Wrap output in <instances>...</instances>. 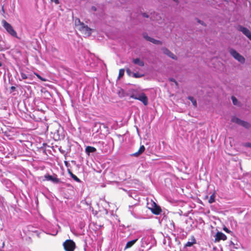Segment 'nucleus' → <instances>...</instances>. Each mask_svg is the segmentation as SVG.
Instances as JSON below:
<instances>
[{
	"label": "nucleus",
	"mask_w": 251,
	"mask_h": 251,
	"mask_svg": "<svg viewBox=\"0 0 251 251\" xmlns=\"http://www.w3.org/2000/svg\"><path fill=\"white\" fill-rule=\"evenodd\" d=\"M130 98L135 100H138L141 102L145 105H147L148 104V99L146 94L144 93L138 94L136 90L131 89L130 90Z\"/></svg>",
	"instance_id": "nucleus-1"
},
{
	"label": "nucleus",
	"mask_w": 251,
	"mask_h": 251,
	"mask_svg": "<svg viewBox=\"0 0 251 251\" xmlns=\"http://www.w3.org/2000/svg\"><path fill=\"white\" fill-rule=\"evenodd\" d=\"M79 24H77L76 20L75 21V25L77 28V29L80 31L82 33L86 36H89L91 34L92 29L89 28L87 25H85L83 23L80 22L79 20H78Z\"/></svg>",
	"instance_id": "nucleus-2"
},
{
	"label": "nucleus",
	"mask_w": 251,
	"mask_h": 251,
	"mask_svg": "<svg viewBox=\"0 0 251 251\" xmlns=\"http://www.w3.org/2000/svg\"><path fill=\"white\" fill-rule=\"evenodd\" d=\"M63 246L65 251H74L76 248L75 243L71 239L66 240L63 243Z\"/></svg>",
	"instance_id": "nucleus-3"
},
{
	"label": "nucleus",
	"mask_w": 251,
	"mask_h": 251,
	"mask_svg": "<svg viewBox=\"0 0 251 251\" xmlns=\"http://www.w3.org/2000/svg\"><path fill=\"white\" fill-rule=\"evenodd\" d=\"M2 24L4 28L6 29L7 32L13 37H17V34L15 30L14 29L12 26L7 22L5 20L2 21Z\"/></svg>",
	"instance_id": "nucleus-4"
},
{
	"label": "nucleus",
	"mask_w": 251,
	"mask_h": 251,
	"mask_svg": "<svg viewBox=\"0 0 251 251\" xmlns=\"http://www.w3.org/2000/svg\"><path fill=\"white\" fill-rule=\"evenodd\" d=\"M229 52L230 54L237 61L241 62V63H244L245 62V58L239 54L236 50L233 49H230L229 50Z\"/></svg>",
	"instance_id": "nucleus-5"
},
{
	"label": "nucleus",
	"mask_w": 251,
	"mask_h": 251,
	"mask_svg": "<svg viewBox=\"0 0 251 251\" xmlns=\"http://www.w3.org/2000/svg\"><path fill=\"white\" fill-rule=\"evenodd\" d=\"M152 204L153 205V207L148 206V208L151 210V212L154 215H159L161 212L162 209L161 207L158 205L155 202H152Z\"/></svg>",
	"instance_id": "nucleus-6"
},
{
	"label": "nucleus",
	"mask_w": 251,
	"mask_h": 251,
	"mask_svg": "<svg viewBox=\"0 0 251 251\" xmlns=\"http://www.w3.org/2000/svg\"><path fill=\"white\" fill-rule=\"evenodd\" d=\"M238 30L242 32L246 36H247L251 41V32L247 28L242 25H239Z\"/></svg>",
	"instance_id": "nucleus-7"
},
{
	"label": "nucleus",
	"mask_w": 251,
	"mask_h": 251,
	"mask_svg": "<svg viewBox=\"0 0 251 251\" xmlns=\"http://www.w3.org/2000/svg\"><path fill=\"white\" fill-rule=\"evenodd\" d=\"M238 30L242 32L246 36H247L251 41V32L247 28L242 25H239Z\"/></svg>",
	"instance_id": "nucleus-8"
},
{
	"label": "nucleus",
	"mask_w": 251,
	"mask_h": 251,
	"mask_svg": "<svg viewBox=\"0 0 251 251\" xmlns=\"http://www.w3.org/2000/svg\"><path fill=\"white\" fill-rule=\"evenodd\" d=\"M227 239L226 236L221 232H217L215 235V242H219L220 240L225 241Z\"/></svg>",
	"instance_id": "nucleus-9"
},
{
	"label": "nucleus",
	"mask_w": 251,
	"mask_h": 251,
	"mask_svg": "<svg viewBox=\"0 0 251 251\" xmlns=\"http://www.w3.org/2000/svg\"><path fill=\"white\" fill-rule=\"evenodd\" d=\"M161 50L165 54L167 55L172 59L177 60V57L167 48L163 47L161 49Z\"/></svg>",
	"instance_id": "nucleus-10"
},
{
	"label": "nucleus",
	"mask_w": 251,
	"mask_h": 251,
	"mask_svg": "<svg viewBox=\"0 0 251 251\" xmlns=\"http://www.w3.org/2000/svg\"><path fill=\"white\" fill-rule=\"evenodd\" d=\"M144 38L148 41H150L155 45H162V43L159 40H156L153 38L149 36L147 34L143 35Z\"/></svg>",
	"instance_id": "nucleus-11"
},
{
	"label": "nucleus",
	"mask_w": 251,
	"mask_h": 251,
	"mask_svg": "<svg viewBox=\"0 0 251 251\" xmlns=\"http://www.w3.org/2000/svg\"><path fill=\"white\" fill-rule=\"evenodd\" d=\"M45 179H43V180H48V181H51L54 183H59L60 180L58 178L56 177H54L53 176H50L49 174H47L44 176Z\"/></svg>",
	"instance_id": "nucleus-12"
},
{
	"label": "nucleus",
	"mask_w": 251,
	"mask_h": 251,
	"mask_svg": "<svg viewBox=\"0 0 251 251\" xmlns=\"http://www.w3.org/2000/svg\"><path fill=\"white\" fill-rule=\"evenodd\" d=\"M118 96L120 98H124L129 96L130 97V90L128 92H126L124 90L121 89L118 93Z\"/></svg>",
	"instance_id": "nucleus-13"
},
{
	"label": "nucleus",
	"mask_w": 251,
	"mask_h": 251,
	"mask_svg": "<svg viewBox=\"0 0 251 251\" xmlns=\"http://www.w3.org/2000/svg\"><path fill=\"white\" fill-rule=\"evenodd\" d=\"M96 151L95 148L91 146H88L85 149V151L88 155H90V153L95 152Z\"/></svg>",
	"instance_id": "nucleus-14"
},
{
	"label": "nucleus",
	"mask_w": 251,
	"mask_h": 251,
	"mask_svg": "<svg viewBox=\"0 0 251 251\" xmlns=\"http://www.w3.org/2000/svg\"><path fill=\"white\" fill-rule=\"evenodd\" d=\"M145 150V148L144 145H142L140 146L138 151L135 153H133L132 155L135 156H139L141 155Z\"/></svg>",
	"instance_id": "nucleus-15"
},
{
	"label": "nucleus",
	"mask_w": 251,
	"mask_h": 251,
	"mask_svg": "<svg viewBox=\"0 0 251 251\" xmlns=\"http://www.w3.org/2000/svg\"><path fill=\"white\" fill-rule=\"evenodd\" d=\"M138 240V239H136L128 242L125 247V249L131 248Z\"/></svg>",
	"instance_id": "nucleus-16"
},
{
	"label": "nucleus",
	"mask_w": 251,
	"mask_h": 251,
	"mask_svg": "<svg viewBox=\"0 0 251 251\" xmlns=\"http://www.w3.org/2000/svg\"><path fill=\"white\" fill-rule=\"evenodd\" d=\"M196 243V240L194 237H192V241L191 242H187L185 245H184V247H191L194 244H195Z\"/></svg>",
	"instance_id": "nucleus-17"
},
{
	"label": "nucleus",
	"mask_w": 251,
	"mask_h": 251,
	"mask_svg": "<svg viewBox=\"0 0 251 251\" xmlns=\"http://www.w3.org/2000/svg\"><path fill=\"white\" fill-rule=\"evenodd\" d=\"M133 62L135 64H138L141 67L144 66V63L143 61L140 60L139 58H136L133 60Z\"/></svg>",
	"instance_id": "nucleus-18"
},
{
	"label": "nucleus",
	"mask_w": 251,
	"mask_h": 251,
	"mask_svg": "<svg viewBox=\"0 0 251 251\" xmlns=\"http://www.w3.org/2000/svg\"><path fill=\"white\" fill-rule=\"evenodd\" d=\"M231 121L233 123H235L237 124L238 125H240L242 122V120H240L238 118L234 117L232 118Z\"/></svg>",
	"instance_id": "nucleus-19"
},
{
	"label": "nucleus",
	"mask_w": 251,
	"mask_h": 251,
	"mask_svg": "<svg viewBox=\"0 0 251 251\" xmlns=\"http://www.w3.org/2000/svg\"><path fill=\"white\" fill-rule=\"evenodd\" d=\"M240 125L247 129L251 127V125L247 122L244 121H242Z\"/></svg>",
	"instance_id": "nucleus-20"
},
{
	"label": "nucleus",
	"mask_w": 251,
	"mask_h": 251,
	"mask_svg": "<svg viewBox=\"0 0 251 251\" xmlns=\"http://www.w3.org/2000/svg\"><path fill=\"white\" fill-rule=\"evenodd\" d=\"M188 100H190L191 101V102L193 103V105L195 107H196L197 105L196 100L193 97H191V96H189L188 97Z\"/></svg>",
	"instance_id": "nucleus-21"
},
{
	"label": "nucleus",
	"mask_w": 251,
	"mask_h": 251,
	"mask_svg": "<svg viewBox=\"0 0 251 251\" xmlns=\"http://www.w3.org/2000/svg\"><path fill=\"white\" fill-rule=\"evenodd\" d=\"M215 193H213L212 195L210 196L209 200H208V202L209 203H212L215 201Z\"/></svg>",
	"instance_id": "nucleus-22"
},
{
	"label": "nucleus",
	"mask_w": 251,
	"mask_h": 251,
	"mask_svg": "<svg viewBox=\"0 0 251 251\" xmlns=\"http://www.w3.org/2000/svg\"><path fill=\"white\" fill-rule=\"evenodd\" d=\"M125 73V70L124 69H121L119 70L118 78L120 79L123 76Z\"/></svg>",
	"instance_id": "nucleus-23"
},
{
	"label": "nucleus",
	"mask_w": 251,
	"mask_h": 251,
	"mask_svg": "<svg viewBox=\"0 0 251 251\" xmlns=\"http://www.w3.org/2000/svg\"><path fill=\"white\" fill-rule=\"evenodd\" d=\"M70 174L74 180L78 182H80V180L75 175L73 174L72 172H70Z\"/></svg>",
	"instance_id": "nucleus-24"
},
{
	"label": "nucleus",
	"mask_w": 251,
	"mask_h": 251,
	"mask_svg": "<svg viewBox=\"0 0 251 251\" xmlns=\"http://www.w3.org/2000/svg\"><path fill=\"white\" fill-rule=\"evenodd\" d=\"M34 74L39 78L40 79V80H41L42 81H46V79L44 78H43L42 76H41L38 74H37V73H35L34 72Z\"/></svg>",
	"instance_id": "nucleus-25"
},
{
	"label": "nucleus",
	"mask_w": 251,
	"mask_h": 251,
	"mask_svg": "<svg viewBox=\"0 0 251 251\" xmlns=\"http://www.w3.org/2000/svg\"><path fill=\"white\" fill-rule=\"evenodd\" d=\"M231 100L234 105H236L237 104L238 100L234 96L231 97Z\"/></svg>",
	"instance_id": "nucleus-26"
},
{
	"label": "nucleus",
	"mask_w": 251,
	"mask_h": 251,
	"mask_svg": "<svg viewBox=\"0 0 251 251\" xmlns=\"http://www.w3.org/2000/svg\"><path fill=\"white\" fill-rule=\"evenodd\" d=\"M101 126H104V125L103 124H101L100 123H97L95 124V127H99L100 128Z\"/></svg>",
	"instance_id": "nucleus-27"
},
{
	"label": "nucleus",
	"mask_w": 251,
	"mask_h": 251,
	"mask_svg": "<svg viewBox=\"0 0 251 251\" xmlns=\"http://www.w3.org/2000/svg\"><path fill=\"white\" fill-rule=\"evenodd\" d=\"M21 76L23 79H25L27 78V75L24 73H21Z\"/></svg>",
	"instance_id": "nucleus-28"
},
{
	"label": "nucleus",
	"mask_w": 251,
	"mask_h": 251,
	"mask_svg": "<svg viewBox=\"0 0 251 251\" xmlns=\"http://www.w3.org/2000/svg\"><path fill=\"white\" fill-rule=\"evenodd\" d=\"M143 75H140L138 73H134L133 76L135 78H139L142 76Z\"/></svg>",
	"instance_id": "nucleus-29"
},
{
	"label": "nucleus",
	"mask_w": 251,
	"mask_h": 251,
	"mask_svg": "<svg viewBox=\"0 0 251 251\" xmlns=\"http://www.w3.org/2000/svg\"><path fill=\"white\" fill-rule=\"evenodd\" d=\"M170 81L174 82L176 86L178 85L177 82L176 81V80L174 78H170Z\"/></svg>",
	"instance_id": "nucleus-30"
},
{
	"label": "nucleus",
	"mask_w": 251,
	"mask_h": 251,
	"mask_svg": "<svg viewBox=\"0 0 251 251\" xmlns=\"http://www.w3.org/2000/svg\"><path fill=\"white\" fill-rule=\"evenodd\" d=\"M224 230L227 233H230L231 231L226 227H224Z\"/></svg>",
	"instance_id": "nucleus-31"
},
{
	"label": "nucleus",
	"mask_w": 251,
	"mask_h": 251,
	"mask_svg": "<svg viewBox=\"0 0 251 251\" xmlns=\"http://www.w3.org/2000/svg\"><path fill=\"white\" fill-rule=\"evenodd\" d=\"M244 146L248 147H251V143H246L244 144Z\"/></svg>",
	"instance_id": "nucleus-32"
},
{
	"label": "nucleus",
	"mask_w": 251,
	"mask_h": 251,
	"mask_svg": "<svg viewBox=\"0 0 251 251\" xmlns=\"http://www.w3.org/2000/svg\"><path fill=\"white\" fill-rule=\"evenodd\" d=\"M54 138L55 139V140H61V139L59 135L57 136L56 137H54Z\"/></svg>",
	"instance_id": "nucleus-33"
},
{
	"label": "nucleus",
	"mask_w": 251,
	"mask_h": 251,
	"mask_svg": "<svg viewBox=\"0 0 251 251\" xmlns=\"http://www.w3.org/2000/svg\"><path fill=\"white\" fill-rule=\"evenodd\" d=\"M152 202H154V201H151V203H148L147 206L148 207L149 206L150 207H153V205L152 204Z\"/></svg>",
	"instance_id": "nucleus-34"
},
{
	"label": "nucleus",
	"mask_w": 251,
	"mask_h": 251,
	"mask_svg": "<svg viewBox=\"0 0 251 251\" xmlns=\"http://www.w3.org/2000/svg\"><path fill=\"white\" fill-rule=\"evenodd\" d=\"M142 16L144 17H145V18H148L149 17V15L147 13H142Z\"/></svg>",
	"instance_id": "nucleus-35"
},
{
	"label": "nucleus",
	"mask_w": 251,
	"mask_h": 251,
	"mask_svg": "<svg viewBox=\"0 0 251 251\" xmlns=\"http://www.w3.org/2000/svg\"><path fill=\"white\" fill-rule=\"evenodd\" d=\"M91 9H92L93 11H97V8H96L95 6H92V7H91Z\"/></svg>",
	"instance_id": "nucleus-36"
},
{
	"label": "nucleus",
	"mask_w": 251,
	"mask_h": 251,
	"mask_svg": "<svg viewBox=\"0 0 251 251\" xmlns=\"http://www.w3.org/2000/svg\"><path fill=\"white\" fill-rule=\"evenodd\" d=\"M51 1L54 2L56 4L59 3V0H51Z\"/></svg>",
	"instance_id": "nucleus-37"
},
{
	"label": "nucleus",
	"mask_w": 251,
	"mask_h": 251,
	"mask_svg": "<svg viewBox=\"0 0 251 251\" xmlns=\"http://www.w3.org/2000/svg\"><path fill=\"white\" fill-rule=\"evenodd\" d=\"M11 90L12 91H14L16 89V88L14 86H11V88H10Z\"/></svg>",
	"instance_id": "nucleus-38"
},
{
	"label": "nucleus",
	"mask_w": 251,
	"mask_h": 251,
	"mask_svg": "<svg viewBox=\"0 0 251 251\" xmlns=\"http://www.w3.org/2000/svg\"><path fill=\"white\" fill-rule=\"evenodd\" d=\"M198 22L199 23H200L201 24V25H203V22L201 21H200V20H198Z\"/></svg>",
	"instance_id": "nucleus-39"
},
{
	"label": "nucleus",
	"mask_w": 251,
	"mask_h": 251,
	"mask_svg": "<svg viewBox=\"0 0 251 251\" xmlns=\"http://www.w3.org/2000/svg\"><path fill=\"white\" fill-rule=\"evenodd\" d=\"M126 72H127V73H129L130 72V70H129V69H127L126 70Z\"/></svg>",
	"instance_id": "nucleus-40"
},
{
	"label": "nucleus",
	"mask_w": 251,
	"mask_h": 251,
	"mask_svg": "<svg viewBox=\"0 0 251 251\" xmlns=\"http://www.w3.org/2000/svg\"><path fill=\"white\" fill-rule=\"evenodd\" d=\"M78 20H79V19H75V21L76 20V21H77V24H79V23L78 22Z\"/></svg>",
	"instance_id": "nucleus-41"
},
{
	"label": "nucleus",
	"mask_w": 251,
	"mask_h": 251,
	"mask_svg": "<svg viewBox=\"0 0 251 251\" xmlns=\"http://www.w3.org/2000/svg\"><path fill=\"white\" fill-rule=\"evenodd\" d=\"M2 66V63L0 61V67H1Z\"/></svg>",
	"instance_id": "nucleus-42"
},
{
	"label": "nucleus",
	"mask_w": 251,
	"mask_h": 251,
	"mask_svg": "<svg viewBox=\"0 0 251 251\" xmlns=\"http://www.w3.org/2000/svg\"><path fill=\"white\" fill-rule=\"evenodd\" d=\"M175 1L178 2V0H173Z\"/></svg>",
	"instance_id": "nucleus-43"
},
{
	"label": "nucleus",
	"mask_w": 251,
	"mask_h": 251,
	"mask_svg": "<svg viewBox=\"0 0 251 251\" xmlns=\"http://www.w3.org/2000/svg\"><path fill=\"white\" fill-rule=\"evenodd\" d=\"M97 131V132H98V131H99V129H98V128L97 129V131Z\"/></svg>",
	"instance_id": "nucleus-44"
},
{
	"label": "nucleus",
	"mask_w": 251,
	"mask_h": 251,
	"mask_svg": "<svg viewBox=\"0 0 251 251\" xmlns=\"http://www.w3.org/2000/svg\"><path fill=\"white\" fill-rule=\"evenodd\" d=\"M225 1H227V0H224Z\"/></svg>",
	"instance_id": "nucleus-45"
},
{
	"label": "nucleus",
	"mask_w": 251,
	"mask_h": 251,
	"mask_svg": "<svg viewBox=\"0 0 251 251\" xmlns=\"http://www.w3.org/2000/svg\"><path fill=\"white\" fill-rule=\"evenodd\" d=\"M250 17H251V16H250Z\"/></svg>",
	"instance_id": "nucleus-46"
}]
</instances>
